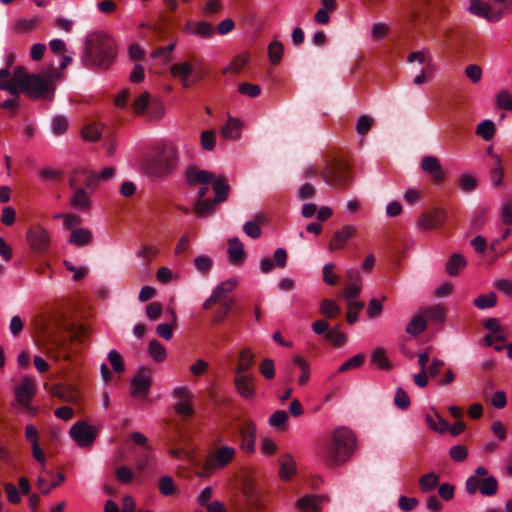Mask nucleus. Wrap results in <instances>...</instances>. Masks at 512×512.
Returning a JSON list of instances; mask_svg holds the SVG:
<instances>
[{"instance_id":"1","label":"nucleus","mask_w":512,"mask_h":512,"mask_svg":"<svg viewBox=\"0 0 512 512\" xmlns=\"http://www.w3.org/2000/svg\"><path fill=\"white\" fill-rule=\"evenodd\" d=\"M355 449L356 439L353 432L339 427L323 442L318 457L326 467L335 468L347 462Z\"/></svg>"},{"instance_id":"2","label":"nucleus","mask_w":512,"mask_h":512,"mask_svg":"<svg viewBox=\"0 0 512 512\" xmlns=\"http://www.w3.org/2000/svg\"><path fill=\"white\" fill-rule=\"evenodd\" d=\"M117 54L114 40L104 32H93L87 35L81 63L87 68L108 69Z\"/></svg>"},{"instance_id":"3","label":"nucleus","mask_w":512,"mask_h":512,"mask_svg":"<svg viewBox=\"0 0 512 512\" xmlns=\"http://www.w3.org/2000/svg\"><path fill=\"white\" fill-rule=\"evenodd\" d=\"M178 163V153L171 142L158 143L151 153L143 158V165L148 174L164 177L170 174Z\"/></svg>"},{"instance_id":"4","label":"nucleus","mask_w":512,"mask_h":512,"mask_svg":"<svg viewBox=\"0 0 512 512\" xmlns=\"http://www.w3.org/2000/svg\"><path fill=\"white\" fill-rule=\"evenodd\" d=\"M17 82L19 94L22 92L30 99L44 98L47 93L53 95L55 86L40 74L28 73L23 66L14 68V82Z\"/></svg>"},{"instance_id":"5","label":"nucleus","mask_w":512,"mask_h":512,"mask_svg":"<svg viewBox=\"0 0 512 512\" xmlns=\"http://www.w3.org/2000/svg\"><path fill=\"white\" fill-rule=\"evenodd\" d=\"M236 450L231 446H221L209 454L203 463L202 470L197 473L199 477H209L214 472L227 466L235 457Z\"/></svg>"},{"instance_id":"6","label":"nucleus","mask_w":512,"mask_h":512,"mask_svg":"<svg viewBox=\"0 0 512 512\" xmlns=\"http://www.w3.org/2000/svg\"><path fill=\"white\" fill-rule=\"evenodd\" d=\"M242 499L237 504L238 512H251L260 505L261 491L252 479H246L242 484Z\"/></svg>"},{"instance_id":"7","label":"nucleus","mask_w":512,"mask_h":512,"mask_svg":"<svg viewBox=\"0 0 512 512\" xmlns=\"http://www.w3.org/2000/svg\"><path fill=\"white\" fill-rule=\"evenodd\" d=\"M14 392L16 401L31 415H35L37 410L31 406V401L37 392L35 382L31 378L25 377L22 379L20 385L15 388Z\"/></svg>"},{"instance_id":"8","label":"nucleus","mask_w":512,"mask_h":512,"mask_svg":"<svg viewBox=\"0 0 512 512\" xmlns=\"http://www.w3.org/2000/svg\"><path fill=\"white\" fill-rule=\"evenodd\" d=\"M69 434L80 447H90L96 439V429L85 421L76 422Z\"/></svg>"},{"instance_id":"9","label":"nucleus","mask_w":512,"mask_h":512,"mask_svg":"<svg viewBox=\"0 0 512 512\" xmlns=\"http://www.w3.org/2000/svg\"><path fill=\"white\" fill-rule=\"evenodd\" d=\"M186 178L189 185L201 184L197 192V198L203 199L208 192V184L214 180V174L207 170H201L196 167H189L186 171Z\"/></svg>"},{"instance_id":"10","label":"nucleus","mask_w":512,"mask_h":512,"mask_svg":"<svg viewBox=\"0 0 512 512\" xmlns=\"http://www.w3.org/2000/svg\"><path fill=\"white\" fill-rule=\"evenodd\" d=\"M82 184L85 189H90L91 193L96 190L100 184L96 171H90L84 168L75 169L69 176L70 188Z\"/></svg>"},{"instance_id":"11","label":"nucleus","mask_w":512,"mask_h":512,"mask_svg":"<svg viewBox=\"0 0 512 512\" xmlns=\"http://www.w3.org/2000/svg\"><path fill=\"white\" fill-rule=\"evenodd\" d=\"M421 169L429 175L431 181L436 184H442L446 179V172L443 169L440 160L436 156H424L420 162Z\"/></svg>"},{"instance_id":"12","label":"nucleus","mask_w":512,"mask_h":512,"mask_svg":"<svg viewBox=\"0 0 512 512\" xmlns=\"http://www.w3.org/2000/svg\"><path fill=\"white\" fill-rule=\"evenodd\" d=\"M151 385L152 378L150 370L141 368L132 379V397L140 399L147 398Z\"/></svg>"},{"instance_id":"13","label":"nucleus","mask_w":512,"mask_h":512,"mask_svg":"<svg viewBox=\"0 0 512 512\" xmlns=\"http://www.w3.org/2000/svg\"><path fill=\"white\" fill-rule=\"evenodd\" d=\"M323 180L334 187L345 186L349 183V173L341 164L327 166L322 172Z\"/></svg>"},{"instance_id":"14","label":"nucleus","mask_w":512,"mask_h":512,"mask_svg":"<svg viewBox=\"0 0 512 512\" xmlns=\"http://www.w3.org/2000/svg\"><path fill=\"white\" fill-rule=\"evenodd\" d=\"M468 10L471 14L484 18L491 23L498 22L503 17L502 10H494L489 3L482 0H470Z\"/></svg>"},{"instance_id":"15","label":"nucleus","mask_w":512,"mask_h":512,"mask_svg":"<svg viewBox=\"0 0 512 512\" xmlns=\"http://www.w3.org/2000/svg\"><path fill=\"white\" fill-rule=\"evenodd\" d=\"M234 387L244 399H252L256 394L255 377L253 374H235Z\"/></svg>"},{"instance_id":"16","label":"nucleus","mask_w":512,"mask_h":512,"mask_svg":"<svg viewBox=\"0 0 512 512\" xmlns=\"http://www.w3.org/2000/svg\"><path fill=\"white\" fill-rule=\"evenodd\" d=\"M346 287L343 292L345 300L358 298L362 289V278L357 269L351 268L346 272Z\"/></svg>"},{"instance_id":"17","label":"nucleus","mask_w":512,"mask_h":512,"mask_svg":"<svg viewBox=\"0 0 512 512\" xmlns=\"http://www.w3.org/2000/svg\"><path fill=\"white\" fill-rule=\"evenodd\" d=\"M445 218L446 214L443 210L435 209L421 215L417 221V227L421 231L435 229L444 223Z\"/></svg>"},{"instance_id":"18","label":"nucleus","mask_w":512,"mask_h":512,"mask_svg":"<svg viewBox=\"0 0 512 512\" xmlns=\"http://www.w3.org/2000/svg\"><path fill=\"white\" fill-rule=\"evenodd\" d=\"M184 32L203 39H208L214 36L215 28L205 20H200L196 23L188 20L185 24Z\"/></svg>"},{"instance_id":"19","label":"nucleus","mask_w":512,"mask_h":512,"mask_svg":"<svg viewBox=\"0 0 512 512\" xmlns=\"http://www.w3.org/2000/svg\"><path fill=\"white\" fill-rule=\"evenodd\" d=\"M355 233V227L352 225H344L336 230L331 238L328 249L331 252L342 250L349 238Z\"/></svg>"},{"instance_id":"20","label":"nucleus","mask_w":512,"mask_h":512,"mask_svg":"<svg viewBox=\"0 0 512 512\" xmlns=\"http://www.w3.org/2000/svg\"><path fill=\"white\" fill-rule=\"evenodd\" d=\"M27 240L32 249L44 251L49 246L50 235L44 228H37L28 232Z\"/></svg>"},{"instance_id":"21","label":"nucleus","mask_w":512,"mask_h":512,"mask_svg":"<svg viewBox=\"0 0 512 512\" xmlns=\"http://www.w3.org/2000/svg\"><path fill=\"white\" fill-rule=\"evenodd\" d=\"M243 126L244 125L242 121L235 117L229 116L227 122L221 127L220 134L227 140H238L241 137Z\"/></svg>"},{"instance_id":"22","label":"nucleus","mask_w":512,"mask_h":512,"mask_svg":"<svg viewBox=\"0 0 512 512\" xmlns=\"http://www.w3.org/2000/svg\"><path fill=\"white\" fill-rule=\"evenodd\" d=\"M256 428L252 421H247L240 429L241 449L253 452L255 449Z\"/></svg>"},{"instance_id":"23","label":"nucleus","mask_w":512,"mask_h":512,"mask_svg":"<svg viewBox=\"0 0 512 512\" xmlns=\"http://www.w3.org/2000/svg\"><path fill=\"white\" fill-rule=\"evenodd\" d=\"M328 497L325 495H308L301 498L297 506L300 510L307 512H321L322 503L328 502Z\"/></svg>"},{"instance_id":"24","label":"nucleus","mask_w":512,"mask_h":512,"mask_svg":"<svg viewBox=\"0 0 512 512\" xmlns=\"http://www.w3.org/2000/svg\"><path fill=\"white\" fill-rule=\"evenodd\" d=\"M73 189L74 193L70 198V204L81 211H89L91 208L90 193L84 187L76 186Z\"/></svg>"},{"instance_id":"25","label":"nucleus","mask_w":512,"mask_h":512,"mask_svg":"<svg viewBox=\"0 0 512 512\" xmlns=\"http://www.w3.org/2000/svg\"><path fill=\"white\" fill-rule=\"evenodd\" d=\"M192 72L193 66L187 61L173 64L170 67L171 75L174 78L179 79L184 87H188L190 85L188 77L192 74Z\"/></svg>"},{"instance_id":"26","label":"nucleus","mask_w":512,"mask_h":512,"mask_svg":"<svg viewBox=\"0 0 512 512\" xmlns=\"http://www.w3.org/2000/svg\"><path fill=\"white\" fill-rule=\"evenodd\" d=\"M254 362V353L250 348H244L239 353L235 374H252L250 369Z\"/></svg>"},{"instance_id":"27","label":"nucleus","mask_w":512,"mask_h":512,"mask_svg":"<svg viewBox=\"0 0 512 512\" xmlns=\"http://www.w3.org/2000/svg\"><path fill=\"white\" fill-rule=\"evenodd\" d=\"M266 222V216L264 214H255L253 220H249L243 225V232L253 238L257 239L262 235L260 225Z\"/></svg>"},{"instance_id":"28","label":"nucleus","mask_w":512,"mask_h":512,"mask_svg":"<svg viewBox=\"0 0 512 512\" xmlns=\"http://www.w3.org/2000/svg\"><path fill=\"white\" fill-rule=\"evenodd\" d=\"M18 83L14 82V70L11 71L8 68L0 69V89L9 92L11 95H18L19 88Z\"/></svg>"},{"instance_id":"29","label":"nucleus","mask_w":512,"mask_h":512,"mask_svg":"<svg viewBox=\"0 0 512 512\" xmlns=\"http://www.w3.org/2000/svg\"><path fill=\"white\" fill-rule=\"evenodd\" d=\"M228 255L232 264L239 265L244 260V246L238 237L228 242Z\"/></svg>"},{"instance_id":"30","label":"nucleus","mask_w":512,"mask_h":512,"mask_svg":"<svg viewBox=\"0 0 512 512\" xmlns=\"http://www.w3.org/2000/svg\"><path fill=\"white\" fill-rule=\"evenodd\" d=\"M215 203H222L227 200L230 192V186L224 177L215 178L212 183Z\"/></svg>"},{"instance_id":"31","label":"nucleus","mask_w":512,"mask_h":512,"mask_svg":"<svg viewBox=\"0 0 512 512\" xmlns=\"http://www.w3.org/2000/svg\"><path fill=\"white\" fill-rule=\"evenodd\" d=\"M93 235L89 229L77 228L72 230L69 237V243L75 246H85L92 242Z\"/></svg>"},{"instance_id":"32","label":"nucleus","mask_w":512,"mask_h":512,"mask_svg":"<svg viewBox=\"0 0 512 512\" xmlns=\"http://www.w3.org/2000/svg\"><path fill=\"white\" fill-rule=\"evenodd\" d=\"M421 313L424 315V318L432 322L436 323H442L445 320L446 317V310L445 308L440 305L436 304L430 307H426L421 309Z\"/></svg>"},{"instance_id":"33","label":"nucleus","mask_w":512,"mask_h":512,"mask_svg":"<svg viewBox=\"0 0 512 512\" xmlns=\"http://www.w3.org/2000/svg\"><path fill=\"white\" fill-rule=\"evenodd\" d=\"M425 421L428 427L438 433H445L449 429V423L442 418L437 412L434 415L427 414Z\"/></svg>"},{"instance_id":"34","label":"nucleus","mask_w":512,"mask_h":512,"mask_svg":"<svg viewBox=\"0 0 512 512\" xmlns=\"http://www.w3.org/2000/svg\"><path fill=\"white\" fill-rule=\"evenodd\" d=\"M215 200L211 201L209 199H197L194 204V213L197 217H208L215 211Z\"/></svg>"},{"instance_id":"35","label":"nucleus","mask_w":512,"mask_h":512,"mask_svg":"<svg viewBox=\"0 0 512 512\" xmlns=\"http://www.w3.org/2000/svg\"><path fill=\"white\" fill-rule=\"evenodd\" d=\"M467 265L465 258L460 254H453L446 265L450 276H457Z\"/></svg>"},{"instance_id":"36","label":"nucleus","mask_w":512,"mask_h":512,"mask_svg":"<svg viewBox=\"0 0 512 512\" xmlns=\"http://www.w3.org/2000/svg\"><path fill=\"white\" fill-rule=\"evenodd\" d=\"M427 327V321L424 318V315L420 312V314L416 315L411 319V321L407 324L406 332L410 335H419L422 333Z\"/></svg>"},{"instance_id":"37","label":"nucleus","mask_w":512,"mask_h":512,"mask_svg":"<svg viewBox=\"0 0 512 512\" xmlns=\"http://www.w3.org/2000/svg\"><path fill=\"white\" fill-rule=\"evenodd\" d=\"M148 352L150 357L158 363L163 362L167 357V351L165 347L156 339L149 342Z\"/></svg>"},{"instance_id":"38","label":"nucleus","mask_w":512,"mask_h":512,"mask_svg":"<svg viewBox=\"0 0 512 512\" xmlns=\"http://www.w3.org/2000/svg\"><path fill=\"white\" fill-rule=\"evenodd\" d=\"M296 471L295 461L291 455H285L280 461V477L283 480L290 479Z\"/></svg>"},{"instance_id":"39","label":"nucleus","mask_w":512,"mask_h":512,"mask_svg":"<svg viewBox=\"0 0 512 512\" xmlns=\"http://www.w3.org/2000/svg\"><path fill=\"white\" fill-rule=\"evenodd\" d=\"M439 484V477L434 472L424 474L419 479V487L423 493L433 491Z\"/></svg>"},{"instance_id":"40","label":"nucleus","mask_w":512,"mask_h":512,"mask_svg":"<svg viewBox=\"0 0 512 512\" xmlns=\"http://www.w3.org/2000/svg\"><path fill=\"white\" fill-rule=\"evenodd\" d=\"M500 221L503 225H512V195H507L503 199L500 207Z\"/></svg>"},{"instance_id":"41","label":"nucleus","mask_w":512,"mask_h":512,"mask_svg":"<svg viewBox=\"0 0 512 512\" xmlns=\"http://www.w3.org/2000/svg\"><path fill=\"white\" fill-rule=\"evenodd\" d=\"M320 312L326 318L334 319L340 314L341 309L334 300L325 299L320 304Z\"/></svg>"},{"instance_id":"42","label":"nucleus","mask_w":512,"mask_h":512,"mask_svg":"<svg viewBox=\"0 0 512 512\" xmlns=\"http://www.w3.org/2000/svg\"><path fill=\"white\" fill-rule=\"evenodd\" d=\"M248 61H249V54L247 52L240 53L232 59V61L230 62V64L228 66H226L223 69V73L226 74L229 72H235V73L239 72L244 68V66L248 63Z\"/></svg>"},{"instance_id":"43","label":"nucleus","mask_w":512,"mask_h":512,"mask_svg":"<svg viewBox=\"0 0 512 512\" xmlns=\"http://www.w3.org/2000/svg\"><path fill=\"white\" fill-rule=\"evenodd\" d=\"M237 282L234 279H229L226 281H223L219 283L214 290L212 291V294L215 296V298L220 301L222 300L228 293L232 292L234 288L236 287Z\"/></svg>"},{"instance_id":"44","label":"nucleus","mask_w":512,"mask_h":512,"mask_svg":"<svg viewBox=\"0 0 512 512\" xmlns=\"http://www.w3.org/2000/svg\"><path fill=\"white\" fill-rule=\"evenodd\" d=\"M497 304V296L494 292L481 294L474 299V305L479 309L493 308Z\"/></svg>"},{"instance_id":"45","label":"nucleus","mask_w":512,"mask_h":512,"mask_svg":"<svg viewBox=\"0 0 512 512\" xmlns=\"http://www.w3.org/2000/svg\"><path fill=\"white\" fill-rule=\"evenodd\" d=\"M284 48L280 41H272L268 46V57L273 65L281 62Z\"/></svg>"},{"instance_id":"46","label":"nucleus","mask_w":512,"mask_h":512,"mask_svg":"<svg viewBox=\"0 0 512 512\" xmlns=\"http://www.w3.org/2000/svg\"><path fill=\"white\" fill-rule=\"evenodd\" d=\"M498 482L493 476L485 477L481 480L480 493L484 496H493L497 493Z\"/></svg>"},{"instance_id":"47","label":"nucleus","mask_w":512,"mask_h":512,"mask_svg":"<svg viewBox=\"0 0 512 512\" xmlns=\"http://www.w3.org/2000/svg\"><path fill=\"white\" fill-rule=\"evenodd\" d=\"M371 361L381 370H389L390 363L383 348H376L371 354Z\"/></svg>"},{"instance_id":"48","label":"nucleus","mask_w":512,"mask_h":512,"mask_svg":"<svg viewBox=\"0 0 512 512\" xmlns=\"http://www.w3.org/2000/svg\"><path fill=\"white\" fill-rule=\"evenodd\" d=\"M490 180L494 186H499L503 179V168L500 157H495V163H491Z\"/></svg>"},{"instance_id":"49","label":"nucleus","mask_w":512,"mask_h":512,"mask_svg":"<svg viewBox=\"0 0 512 512\" xmlns=\"http://www.w3.org/2000/svg\"><path fill=\"white\" fill-rule=\"evenodd\" d=\"M325 339L337 347L344 345L346 341V336L343 332L340 331L339 326H335L329 329L324 335Z\"/></svg>"},{"instance_id":"50","label":"nucleus","mask_w":512,"mask_h":512,"mask_svg":"<svg viewBox=\"0 0 512 512\" xmlns=\"http://www.w3.org/2000/svg\"><path fill=\"white\" fill-rule=\"evenodd\" d=\"M150 94L143 92L133 102L132 108L137 115H143L149 107Z\"/></svg>"},{"instance_id":"51","label":"nucleus","mask_w":512,"mask_h":512,"mask_svg":"<svg viewBox=\"0 0 512 512\" xmlns=\"http://www.w3.org/2000/svg\"><path fill=\"white\" fill-rule=\"evenodd\" d=\"M476 134L484 140H490L495 134V126L491 120H484L476 129Z\"/></svg>"},{"instance_id":"52","label":"nucleus","mask_w":512,"mask_h":512,"mask_svg":"<svg viewBox=\"0 0 512 512\" xmlns=\"http://www.w3.org/2000/svg\"><path fill=\"white\" fill-rule=\"evenodd\" d=\"M201 147L206 151H212L216 145V133L215 130L202 131L200 136Z\"/></svg>"},{"instance_id":"53","label":"nucleus","mask_w":512,"mask_h":512,"mask_svg":"<svg viewBox=\"0 0 512 512\" xmlns=\"http://www.w3.org/2000/svg\"><path fill=\"white\" fill-rule=\"evenodd\" d=\"M260 374L267 380H271L275 376L274 361L271 358H265L259 364Z\"/></svg>"},{"instance_id":"54","label":"nucleus","mask_w":512,"mask_h":512,"mask_svg":"<svg viewBox=\"0 0 512 512\" xmlns=\"http://www.w3.org/2000/svg\"><path fill=\"white\" fill-rule=\"evenodd\" d=\"M364 362V356L362 354H356L344 363L341 364V366L338 368V372L342 373L345 371H348L350 369H355L360 367Z\"/></svg>"},{"instance_id":"55","label":"nucleus","mask_w":512,"mask_h":512,"mask_svg":"<svg viewBox=\"0 0 512 512\" xmlns=\"http://www.w3.org/2000/svg\"><path fill=\"white\" fill-rule=\"evenodd\" d=\"M115 477L120 483L129 484L133 480L134 472L127 466H120L115 471Z\"/></svg>"},{"instance_id":"56","label":"nucleus","mask_w":512,"mask_h":512,"mask_svg":"<svg viewBox=\"0 0 512 512\" xmlns=\"http://www.w3.org/2000/svg\"><path fill=\"white\" fill-rule=\"evenodd\" d=\"M108 360L116 373H122L125 370V366L122 360V356L116 350H111L108 353Z\"/></svg>"},{"instance_id":"57","label":"nucleus","mask_w":512,"mask_h":512,"mask_svg":"<svg viewBox=\"0 0 512 512\" xmlns=\"http://www.w3.org/2000/svg\"><path fill=\"white\" fill-rule=\"evenodd\" d=\"M449 456L456 462H463L468 456V449L461 444L454 445L449 449Z\"/></svg>"},{"instance_id":"58","label":"nucleus","mask_w":512,"mask_h":512,"mask_svg":"<svg viewBox=\"0 0 512 512\" xmlns=\"http://www.w3.org/2000/svg\"><path fill=\"white\" fill-rule=\"evenodd\" d=\"M373 118L368 115H362L359 117L356 123V131L360 135H366L373 126Z\"/></svg>"},{"instance_id":"59","label":"nucleus","mask_w":512,"mask_h":512,"mask_svg":"<svg viewBox=\"0 0 512 512\" xmlns=\"http://www.w3.org/2000/svg\"><path fill=\"white\" fill-rule=\"evenodd\" d=\"M212 264L211 258L206 255H199L194 259L195 268L203 274H207L210 271Z\"/></svg>"},{"instance_id":"60","label":"nucleus","mask_w":512,"mask_h":512,"mask_svg":"<svg viewBox=\"0 0 512 512\" xmlns=\"http://www.w3.org/2000/svg\"><path fill=\"white\" fill-rule=\"evenodd\" d=\"M496 104L499 108L512 110V96L506 90H501L496 95Z\"/></svg>"},{"instance_id":"61","label":"nucleus","mask_w":512,"mask_h":512,"mask_svg":"<svg viewBox=\"0 0 512 512\" xmlns=\"http://www.w3.org/2000/svg\"><path fill=\"white\" fill-rule=\"evenodd\" d=\"M67 127H68V121H67L66 117L55 116L52 119L51 128H52L53 134L62 135L66 132Z\"/></svg>"},{"instance_id":"62","label":"nucleus","mask_w":512,"mask_h":512,"mask_svg":"<svg viewBox=\"0 0 512 512\" xmlns=\"http://www.w3.org/2000/svg\"><path fill=\"white\" fill-rule=\"evenodd\" d=\"M394 403L399 409L402 410H405L410 406L409 396L401 387L397 388L396 390Z\"/></svg>"},{"instance_id":"63","label":"nucleus","mask_w":512,"mask_h":512,"mask_svg":"<svg viewBox=\"0 0 512 512\" xmlns=\"http://www.w3.org/2000/svg\"><path fill=\"white\" fill-rule=\"evenodd\" d=\"M465 75L472 83H478L482 78V69L477 64H469L465 68Z\"/></svg>"},{"instance_id":"64","label":"nucleus","mask_w":512,"mask_h":512,"mask_svg":"<svg viewBox=\"0 0 512 512\" xmlns=\"http://www.w3.org/2000/svg\"><path fill=\"white\" fill-rule=\"evenodd\" d=\"M147 116L151 120H158L160 119L164 113L165 109L162 103L160 102H152L149 104V107L147 109Z\"/></svg>"}]
</instances>
